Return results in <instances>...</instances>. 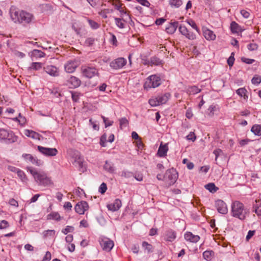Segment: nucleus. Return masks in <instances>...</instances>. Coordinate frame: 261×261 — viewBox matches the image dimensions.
I'll list each match as a JSON object with an SVG mask.
<instances>
[{
  "label": "nucleus",
  "instance_id": "bf43d9fd",
  "mask_svg": "<svg viewBox=\"0 0 261 261\" xmlns=\"http://www.w3.org/2000/svg\"><path fill=\"white\" fill-rule=\"evenodd\" d=\"M240 13L245 18H249L250 15V13L245 10H242Z\"/></svg>",
  "mask_w": 261,
  "mask_h": 261
},
{
  "label": "nucleus",
  "instance_id": "1a4fd4ad",
  "mask_svg": "<svg viewBox=\"0 0 261 261\" xmlns=\"http://www.w3.org/2000/svg\"><path fill=\"white\" fill-rule=\"evenodd\" d=\"M74 155L75 156H73L74 158V164L75 166H77L79 169V171L81 172H84L86 170V168L83 166V160L81 158L80 156V153L77 151H73Z\"/></svg>",
  "mask_w": 261,
  "mask_h": 261
},
{
  "label": "nucleus",
  "instance_id": "37998d69",
  "mask_svg": "<svg viewBox=\"0 0 261 261\" xmlns=\"http://www.w3.org/2000/svg\"><path fill=\"white\" fill-rule=\"evenodd\" d=\"M214 252L213 251H204L203 253V257L207 259V260H208V259H211V257L214 255Z\"/></svg>",
  "mask_w": 261,
  "mask_h": 261
},
{
  "label": "nucleus",
  "instance_id": "20e7f679",
  "mask_svg": "<svg viewBox=\"0 0 261 261\" xmlns=\"http://www.w3.org/2000/svg\"><path fill=\"white\" fill-rule=\"evenodd\" d=\"M81 71L83 75L88 79L99 77L98 70L94 67L87 66H82L81 67Z\"/></svg>",
  "mask_w": 261,
  "mask_h": 261
},
{
  "label": "nucleus",
  "instance_id": "c756f323",
  "mask_svg": "<svg viewBox=\"0 0 261 261\" xmlns=\"http://www.w3.org/2000/svg\"><path fill=\"white\" fill-rule=\"evenodd\" d=\"M201 91V89H199L195 86L189 87L187 90V92L189 94H195Z\"/></svg>",
  "mask_w": 261,
  "mask_h": 261
},
{
  "label": "nucleus",
  "instance_id": "ddd939ff",
  "mask_svg": "<svg viewBox=\"0 0 261 261\" xmlns=\"http://www.w3.org/2000/svg\"><path fill=\"white\" fill-rule=\"evenodd\" d=\"M44 71L52 76H58L59 74V69L55 66L47 65L43 67Z\"/></svg>",
  "mask_w": 261,
  "mask_h": 261
},
{
  "label": "nucleus",
  "instance_id": "f704fd0d",
  "mask_svg": "<svg viewBox=\"0 0 261 261\" xmlns=\"http://www.w3.org/2000/svg\"><path fill=\"white\" fill-rule=\"evenodd\" d=\"M47 219L59 221L61 219V217L58 213L53 212L47 216Z\"/></svg>",
  "mask_w": 261,
  "mask_h": 261
},
{
  "label": "nucleus",
  "instance_id": "9b49d317",
  "mask_svg": "<svg viewBox=\"0 0 261 261\" xmlns=\"http://www.w3.org/2000/svg\"><path fill=\"white\" fill-rule=\"evenodd\" d=\"M126 63V60L123 58H119L110 63V66L114 69L122 68Z\"/></svg>",
  "mask_w": 261,
  "mask_h": 261
},
{
  "label": "nucleus",
  "instance_id": "5fc2aeb1",
  "mask_svg": "<svg viewBox=\"0 0 261 261\" xmlns=\"http://www.w3.org/2000/svg\"><path fill=\"white\" fill-rule=\"evenodd\" d=\"M9 226L8 222L6 220H2L0 222V229H5Z\"/></svg>",
  "mask_w": 261,
  "mask_h": 261
},
{
  "label": "nucleus",
  "instance_id": "de8ad7c7",
  "mask_svg": "<svg viewBox=\"0 0 261 261\" xmlns=\"http://www.w3.org/2000/svg\"><path fill=\"white\" fill-rule=\"evenodd\" d=\"M30 161L33 164L38 166H40L43 164V162L41 160H39L37 158H34L33 156L32 160H31Z\"/></svg>",
  "mask_w": 261,
  "mask_h": 261
},
{
  "label": "nucleus",
  "instance_id": "39448f33",
  "mask_svg": "<svg viewBox=\"0 0 261 261\" xmlns=\"http://www.w3.org/2000/svg\"><path fill=\"white\" fill-rule=\"evenodd\" d=\"M160 77L156 76V75H152L146 79L144 84V88L145 89L155 88L160 85Z\"/></svg>",
  "mask_w": 261,
  "mask_h": 261
},
{
  "label": "nucleus",
  "instance_id": "4c0bfd02",
  "mask_svg": "<svg viewBox=\"0 0 261 261\" xmlns=\"http://www.w3.org/2000/svg\"><path fill=\"white\" fill-rule=\"evenodd\" d=\"M113 11V9H106L101 10L99 12V14L103 18H107V14L112 13Z\"/></svg>",
  "mask_w": 261,
  "mask_h": 261
},
{
  "label": "nucleus",
  "instance_id": "3c124183",
  "mask_svg": "<svg viewBox=\"0 0 261 261\" xmlns=\"http://www.w3.org/2000/svg\"><path fill=\"white\" fill-rule=\"evenodd\" d=\"M107 190V187L106 184L102 182L99 188V192L101 194H104Z\"/></svg>",
  "mask_w": 261,
  "mask_h": 261
},
{
  "label": "nucleus",
  "instance_id": "a878e982",
  "mask_svg": "<svg viewBox=\"0 0 261 261\" xmlns=\"http://www.w3.org/2000/svg\"><path fill=\"white\" fill-rule=\"evenodd\" d=\"M45 56V54L41 50L34 49L31 52V57L34 58H42Z\"/></svg>",
  "mask_w": 261,
  "mask_h": 261
},
{
  "label": "nucleus",
  "instance_id": "f03ea898",
  "mask_svg": "<svg viewBox=\"0 0 261 261\" xmlns=\"http://www.w3.org/2000/svg\"><path fill=\"white\" fill-rule=\"evenodd\" d=\"M29 170L38 185L46 187L53 184L50 178L45 172L37 171L32 168H29Z\"/></svg>",
  "mask_w": 261,
  "mask_h": 261
},
{
  "label": "nucleus",
  "instance_id": "aec40b11",
  "mask_svg": "<svg viewBox=\"0 0 261 261\" xmlns=\"http://www.w3.org/2000/svg\"><path fill=\"white\" fill-rule=\"evenodd\" d=\"M203 36L206 40H214L216 38V35L214 32L207 29H205L203 30Z\"/></svg>",
  "mask_w": 261,
  "mask_h": 261
},
{
  "label": "nucleus",
  "instance_id": "338daca9",
  "mask_svg": "<svg viewBox=\"0 0 261 261\" xmlns=\"http://www.w3.org/2000/svg\"><path fill=\"white\" fill-rule=\"evenodd\" d=\"M261 82V77H253L252 79V83L253 84H258Z\"/></svg>",
  "mask_w": 261,
  "mask_h": 261
},
{
  "label": "nucleus",
  "instance_id": "8fccbe9b",
  "mask_svg": "<svg viewBox=\"0 0 261 261\" xmlns=\"http://www.w3.org/2000/svg\"><path fill=\"white\" fill-rule=\"evenodd\" d=\"M107 141V135L105 134L102 135L100 138V144L102 147L106 146V142Z\"/></svg>",
  "mask_w": 261,
  "mask_h": 261
},
{
  "label": "nucleus",
  "instance_id": "052dcab7",
  "mask_svg": "<svg viewBox=\"0 0 261 261\" xmlns=\"http://www.w3.org/2000/svg\"><path fill=\"white\" fill-rule=\"evenodd\" d=\"M248 49L250 50H255L257 49L258 45L255 43H250L247 46Z\"/></svg>",
  "mask_w": 261,
  "mask_h": 261
},
{
  "label": "nucleus",
  "instance_id": "6e6d98bb",
  "mask_svg": "<svg viewBox=\"0 0 261 261\" xmlns=\"http://www.w3.org/2000/svg\"><path fill=\"white\" fill-rule=\"evenodd\" d=\"M95 42V39L93 38H88L85 41V43L88 46L92 45Z\"/></svg>",
  "mask_w": 261,
  "mask_h": 261
},
{
  "label": "nucleus",
  "instance_id": "2eb2a0df",
  "mask_svg": "<svg viewBox=\"0 0 261 261\" xmlns=\"http://www.w3.org/2000/svg\"><path fill=\"white\" fill-rule=\"evenodd\" d=\"M179 31L189 39L193 40L196 38L195 35L193 32H189L185 26L180 25L179 27Z\"/></svg>",
  "mask_w": 261,
  "mask_h": 261
},
{
  "label": "nucleus",
  "instance_id": "423d86ee",
  "mask_svg": "<svg viewBox=\"0 0 261 261\" xmlns=\"http://www.w3.org/2000/svg\"><path fill=\"white\" fill-rule=\"evenodd\" d=\"M99 242L102 249L107 252H110L114 245V242L106 237L100 238Z\"/></svg>",
  "mask_w": 261,
  "mask_h": 261
},
{
  "label": "nucleus",
  "instance_id": "c03bdc74",
  "mask_svg": "<svg viewBox=\"0 0 261 261\" xmlns=\"http://www.w3.org/2000/svg\"><path fill=\"white\" fill-rule=\"evenodd\" d=\"M116 24L121 29L124 28V23L123 22L122 19L119 18H115Z\"/></svg>",
  "mask_w": 261,
  "mask_h": 261
},
{
  "label": "nucleus",
  "instance_id": "f8f14e48",
  "mask_svg": "<svg viewBox=\"0 0 261 261\" xmlns=\"http://www.w3.org/2000/svg\"><path fill=\"white\" fill-rule=\"evenodd\" d=\"M215 205L217 211L222 214H226L228 212V209L226 203L222 200L218 199L215 202Z\"/></svg>",
  "mask_w": 261,
  "mask_h": 261
},
{
  "label": "nucleus",
  "instance_id": "dca6fc26",
  "mask_svg": "<svg viewBox=\"0 0 261 261\" xmlns=\"http://www.w3.org/2000/svg\"><path fill=\"white\" fill-rule=\"evenodd\" d=\"M68 84L70 88H75L79 87L81 84V80L74 76H71L67 81Z\"/></svg>",
  "mask_w": 261,
  "mask_h": 261
},
{
  "label": "nucleus",
  "instance_id": "5701e85b",
  "mask_svg": "<svg viewBox=\"0 0 261 261\" xmlns=\"http://www.w3.org/2000/svg\"><path fill=\"white\" fill-rule=\"evenodd\" d=\"M103 169L110 173H113L115 172V167L114 166V164L108 161H106L103 166Z\"/></svg>",
  "mask_w": 261,
  "mask_h": 261
},
{
  "label": "nucleus",
  "instance_id": "0e129e2a",
  "mask_svg": "<svg viewBox=\"0 0 261 261\" xmlns=\"http://www.w3.org/2000/svg\"><path fill=\"white\" fill-rule=\"evenodd\" d=\"M137 1L142 6H144L147 7H149L150 5L149 2L147 0H137Z\"/></svg>",
  "mask_w": 261,
  "mask_h": 261
},
{
  "label": "nucleus",
  "instance_id": "72a5a7b5",
  "mask_svg": "<svg viewBox=\"0 0 261 261\" xmlns=\"http://www.w3.org/2000/svg\"><path fill=\"white\" fill-rule=\"evenodd\" d=\"M17 176L20 178L23 182L27 183L28 180V178L23 171L17 170Z\"/></svg>",
  "mask_w": 261,
  "mask_h": 261
},
{
  "label": "nucleus",
  "instance_id": "79ce46f5",
  "mask_svg": "<svg viewBox=\"0 0 261 261\" xmlns=\"http://www.w3.org/2000/svg\"><path fill=\"white\" fill-rule=\"evenodd\" d=\"M149 103L152 107H156L157 106L160 105V103L159 100L158 99V97L155 98H151L149 100Z\"/></svg>",
  "mask_w": 261,
  "mask_h": 261
},
{
  "label": "nucleus",
  "instance_id": "cd10ccee",
  "mask_svg": "<svg viewBox=\"0 0 261 261\" xmlns=\"http://www.w3.org/2000/svg\"><path fill=\"white\" fill-rule=\"evenodd\" d=\"M175 238L176 234L174 231L169 230L166 232L165 240L167 241L172 242L175 239Z\"/></svg>",
  "mask_w": 261,
  "mask_h": 261
},
{
  "label": "nucleus",
  "instance_id": "69168bd1",
  "mask_svg": "<svg viewBox=\"0 0 261 261\" xmlns=\"http://www.w3.org/2000/svg\"><path fill=\"white\" fill-rule=\"evenodd\" d=\"M187 138L188 140H192V141H194L196 138V137L194 133L191 132L187 136Z\"/></svg>",
  "mask_w": 261,
  "mask_h": 261
},
{
  "label": "nucleus",
  "instance_id": "0eeeda50",
  "mask_svg": "<svg viewBox=\"0 0 261 261\" xmlns=\"http://www.w3.org/2000/svg\"><path fill=\"white\" fill-rule=\"evenodd\" d=\"M33 15L24 11H22L17 16V20L19 23L25 24L30 23L33 18Z\"/></svg>",
  "mask_w": 261,
  "mask_h": 261
},
{
  "label": "nucleus",
  "instance_id": "c9c22d12",
  "mask_svg": "<svg viewBox=\"0 0 261 261\" xmlns=\"http://www.w3.org/2000/svg\"><path fill=\"white\" fill-rule=\"evenodd\" d=\"M169 4L172 7L179 8L182 4V2L181 0H169Z\"/></svg>",
  "mask_w": 261,
  "mask_h": 261
},
{
  "label": "nucleus",
  "instance_id": "f3484780",
  "mask_svg": "<svg viewBox=\"0 0 261 261\" xmlns=\"http://www.w3.org/2000/svg\"><path fill=\"white\" fill-rule=\"evenodd\" d=\"M185 239L192 243H196L199 239L200 237L198 235H194L191 232H187L185 234Z\"/></svg>",
  "mask_w": 261,
  "mask_h": 261
},
{
  "label": "nucleus",
  "instance_id": "774afa93",
  "mask_svg": "<svg viewBox=\"0 0 261 261\" xmlns=\"http://www.w3.org/2000/svg\"><path fill=\"white\" fill-rule=\"evenodd\" d=\"M51 253L49 251H47L43 258V261H49L51 259Z\"/></svg>",
  "mask_w": 261,
  "mask_h": 261
},
{
  "label": "nucleus",
  "instance_id": "09e8293b",
  "mask_svg": "<svg viewBox=\"0 0 261 261\" xmlns=\"http://www.w3.org/2000/svg\"><path fill=\"white\" fill-rule=\"evenodd\" d=\"M234 53H232L231 54V56L229 57V58L227 60V63L230 67L232 66V65H233L234 61Z\"/></svg>",
  "mask_w": 261,
  "mask_h": 261
},
{
  "label": "nucleus",
  "instance_id": "6e6552de",
  "mask_svg": "<svg viewBox=\"0 0 261 261\" xmlns=\"http://www.w3.org/2000/svg\"><path fill=\"white\" fill-rule=\"evenodd\" d=\"M37 148L40 152L46 156H55L58 153V150L55 148H47L41 146H38Z\"/></svg>",
  "mask_w": 261,
  "mask_h": 261
},
{
  "label": "nucleus",
  "instance_id": "7c9ffc66",
  "mask_svg": "<svg viewBox=\"0 0 261 261\" xmlns=\"http://www.w3.org/2000/svg\"><path fill=\"white\" fill-rule=\"evenodd\" d=\"M251 130L255 135L260 136L261 135V125H258V124L254 125L252 127Z\"/></svg>",
  "mask_w": 261,
  "mask_h": 261
},
{
  "label": "nucleus",
  "instance_id": "7ed1b4c3",
  "mask_svg": "<svg viewBox=\"0 0 261 261\" xmlns=\"http://www.w3.org/2000/svg\"><path fill=\"white\" fill-rule=\"evenodd\" d=\"M178 177V173L173 168L167 170L164 175V181L167 182L168 186L173 185Z\"/></svg>",
  "mask_w": 261,
  "mask_h": 261
},
{
  "label": "nucleus",
  "instance_id": "c85d7f7f",
  "mask_svg": "<svg viewBox=\"0 0 261 261\" xmlns=\"http://www.w3.org/2000/svg\"><path fill=\"white\" fill-rule=\"evenodd\" d=\"M236 93L241 97H243L244 99L247 100L248 96L246 95L247 90L245 88H241L236 91Z\"/></svg>",
  "mask_w": 261,
  "mask_h": 261
},
{
  "label": "nucleus",
  "instance_id": "b1692460",
  "mask_svg": "<svg viewBox=\"0 0 261 261\" xmlns=\"http://www.w3.org/2000/svg\"><path fill=\"white\" fill-rule=\"evenodd\" d=\"M170 96L171 94L169 93H166L163 95H159L157 96L160 105L166 103Z\"/></svg>",
  "mask_w": 261,
  "mask_h": 261
},
{
  "label": "nucleus",
  "instance_id": "680f3d73",
  "mask_svg": "<svg viewBox=\"0 0 261 261\" xmlns=\"http://www.w3.org/2000/svg\"><path fill=\"white\" fill-rule=\"evenodd\" d=\"M102 119L103 120V122L105 124V127H107L108 126H110L112 125L113 122V121H108L107 118H106L105 117L102 116H101Z\"/></svg>",
  "mask_w": 261,
  "mask_h": 261
},
{
  "label": "nucleus",
  "instance_id": "864d4df0",
  "mask_svg": "<svg viewBox=\"0 0 261 261\" xmlns=\"http://www.w3.org/2000/svg\"><path fill=\"white\" fill-rule=\"evenodd\" d=\"M112 5L115 7L117 10L119 9L122 7L119 0H113Z\"/></svg>",
  "mask_w": 261,
  "mask_h": 261
},
{
  "label": "nucleus",
  "instance_id": "473e14b6",
  "mask_svg": "<svg viewBox=\"0 0 261 261\" xmlns=\"http://www.w3.org/2000/svg\"><path fill=\"white\" fill-rule=\"evenodd\" d=\"M162 64V61L156 57H152L150 59V65H160Z\"/></svg>",
  "mask_w": 261,
  "mask_h": 261
},
{
  "label": "nucleus",
  "instance_id": "49530a36",
  "mask_svg": "<svg viewBox=\"0 0 261 261\" xmlns=\"http://www.w3.org/2000/svg\"><path fill=\"white\" fill-rule=\"evenodd\" d=\"M120 127L122 129L123 126H126L128 124V121L126 118H122L119 120Z\"/></svg>",
  "mask_w": 261,
  "mask_h": 261
},
{
  "label": "nucleus",
  "instance_id": "9d476101",
  "mask_svg": "<svg viewBox=\"0 0 261 261\" xmlns=\"http://www.w3.org/2000/svg\"><path fill=\"white\" fill-rule=\"evenodd\" d=\"M89 208V205L86 201H81L75 205L74 209L75 212L80 215H83Z\"/></svg>",
  "mask_w": 261,
  "mask_h": 261
},
{
  "label": "nucleus",
  "instance_id": "412c9836",
  "mask_svg": "<svg viewBox=\"0 0 261 261\" xmlns=\"http://www.w3.org/2000/svg\"><path fill=\"white\" fill-rule=\"evenodd\" d=\"M9 136L13 137V132L11 130H7L4 129H0V139L5 140Z\"/></svg>",
  "mask_w": 261,
  "mask_h": 261
},
{
  "label": "nucleus",
  "instance_id": "e433bc0d",
  "mask_svg": "<svg viewBox=\"0 0 261 261\" xmlns=\"http://www.w3.org/2000/svg\"><path fill=\"white\" fill-rule=\"evenodd\" d=\"M42 64L40 62H33L30 67L31 69L38 70L42 68Z\"/></svg>",
  "mask_w": 261,
  "mask_h": 261
},
{
  "label": "nucleus",
  "instance_id": "58836bf2",
  "mask_svg": "<svg viewBox=\"0 0 261 261\" xmlns=\"http://www.w3.org/2000/svg\"><path fill=\"white\" fill-rule=\"evenodd\" d=\"M253 212L255 213V214L258 216H261V203L259 204L256 203L253 205Z\"/></svg>",
  "mask_w": 261,
  "mask_h": 261
},
{
  "label": "nucleus",
  "instance_id": "4468645a",
  "mask_svg": "<svg viewBox=\"0 0 261 261\" xmlns=\"http://www.w3.org/2000/svg\"><path fill=\"white\" fill-rule=\"evenodd\" d=\"M78 66V63L75 61H68L65 65V70L67 72H73Z\"/></svg>",
  "mask_w": 261,
  "mask_h": 261
},
{
  "label": "nucleus",
  "instance_id": "f257e3e1",
  "mask_svg": "<svg viewBox=\"0 0 261 261\" xmlns=\"http://www.w3.org/2000/svg\"><path fill=\"white\" fill-rule=\"evenodd\" d=\"M232 216L244 220L249 214V210L245 208L244 205L239 201H233L231 205Z\"/></svg>",
  "mask_w": 261,
  "mask_h": 261
},
{
  "label": "nucleus",
  "instance_id": "13d9d810",
  "mask_svg": "<svg viewBox=\"0 0 261 261\" xmlns=\"http://www.w3.org/2000/svg\"><path fill=\"white\" fill-rule=\"evenodd\" d=\"M187 22L188 24L191 25L194 29L196 30L197 32L198 31V28L194 21L190 19Z\"/></svg>",
  "mask_w": 261,
  "mask_h": 261
},
{
  "label": "nucleus",
  "instance_id": "a18cd8bd",
  "mask_svg": "<svg viewBox=\"0 0 261 261\" xmlns=\"http://www.w3.org/2000/svg\"><path fill=\"white\" fill-rule=\"evenodd\" d=\"M88 22H89V24L90 25V27L93 29H97L98 28H99V27H100L99 24H98V23H97L96 22H95L92 20L89 19Z\"/></svg>",
  "mask_w": 261,
  "mask_h": 261
},
{
  "label": "nucleus",
  "instance_id": "4be33fe9",
  "mask_svg": "<svg viewBox=\"0 0 261 261\" xmlns=\"http://www.w3.org/2000/svg\"><path fill=\"white\" fill-rule=\"evenodd\" d=\"M230 30L232 33H237L239 32H242L244 29H242L240 25H239L235 21H232L230 23Z\"/></svg>",
  "mask_w": 261,
  "mask_h": 261
},
{
  "label": "nucleus",
  "instance_id": "e2e57ef3",
  "mask_svg": "<svg viewBox=\"0 0 261 261\" xmlns=\"http://www.w3.org/2000/svg\"><path fill=\"white\" fill-rule=\"evenodd\" d=\"M72 207V204H71V202H65V203L63 205V207L64 208V209L67 211H71Z\"/></svg>",
  "mask_w": 261,
  "mask_h": 261
},
{
  "label": "nucleus",
  "instance_id": "bb28decb",
  "mask_svg": "<svg viewBox=\"0 0 261 261\" xmlns=\"http://www.w3.org/2000/svg\"><path fill=\"white\" fill-rule=\"evenodd\" d=\"M9 15L11 19L16 22V6L13 5L11 7L9 10Z\"/></svg>",
  "mask_w": 261,
  "mask_h": 261
},
{
  "label": "nucleus",
  "instance_id": "a19ab883",
  "mask_svg": "<svg viewBox=\"0 0 261 261\" xmlns=\"http://www.w3.org/2000/svg\"><path fill=\"white\" fill-rule=\"evenodd\" d=\"M17 122L20 125L22 126L25 124L27 122V120L25 117L22 116L21 114L19 113L18 117H17Z\"/></svg>",
  "mask_w": 261,
  "mask_h": 261
},
{
  "label": "nucleus",
  "instance_id": "603ef678",
  "mask_svg": "<svg viewBox=\"0 0 261 261\" xmlns=\"http://www.w3.org/2000/svg\"><path fill=\"white\" fill-rule=\"evenodd\" d=\"M15 110L14 109H12L11 108H8L6 110L5 114L7 116H10V115L11 114H14L15 113Z\"/></svg>",
  "mask_w": 261,
  "mask_h": 261
},
{
  "label": "nucleus",
  "instance_id": "6ab92c4d",
  "mask_svg": "<svg viewBox=\"0 0 261 261\" xmlns=\"http://www.w3.org/2000/svg\"><path fill=\"white\" fill-rule=\"evenodd\" d=\"M121 206V201L120 199H117L113 204H108L107 207L109 210L116 211L118 210Z\"/></svg>",
  "mask_w": 261,
  "mask_h": 261
},
{
  "label": "nucleus",
  "instance_id": "ea45409f",
  "mask_svg": "<svg viewBox=\"0 0 261 261\" xmlns=\"http://www.w3.org/2000/svg\"><path fill=\"white\" fill-rule=\"evenodd\" d=\"M142 246L147 250L148 253L152 252L153 251L152 246L146 242L144 241L142 243Z\"/></svg>",
  "mask_w": 261,
  "mask_h": 261
},
{
  "label": "nucleus",
  "instance_id": "393cba45",
  "mask_svg": "<svg viewBox=\"0 0 261 261\" xmlns=\"http://www.w3.org/2000/svg\"><path fill=\"white\" fill-rule=\"evenodd\" d=\"M24 135L28 137H31L35 139H39V134L33 130L26 129L24 130Z\"/></svg>",
  "mask_w": 261,
  "mask_h": 261
},
{
  "label": "nucleus",
  "instance_id": "4d7b16f0",
  "mask_svg": "<svg viewBox=\"0 0 261 261\" xmlns=\"http://www.w3.org/2000/svg\"><path fill=\"white\" fill-rule=\"evenodd\" d=\"M74 230V227L71 226H67L65 229L62 230V232L67 234L68 232H72Z\"/></svg>",
  "mask_w": 261,
  "mask_h": 261
},
{
  "label": "nucleus",
  "instance_id": "a211bd4d",
  "mask_svg": "<svg viewBox=\"0 0 261 261\" xmlns=\"http://www.w3.org/2000/svg\"><path fill=\"white\" fill-rule=\"evenodd\" d=\"M168 150V144H163L162 143H161L159 148L157 154L160 157H164L167 155V152Z\"/></svg>",
  "mask_w": 261,
  "mask_h": 261
},
{
  "label": "nucleus",
  "instance_id": "2f4dec72",
  "mask_svg": "<svg viewBox=\"0 0 261 261\" xmlns=\"http://www.w3.org/2000/svg\"><path fill=\"white\" fill-rule=\"evenodd\" d=\"M205 188L212 193H215L218 190V188L214 183H209L206 185Z\"/></svg>",
  "mask_w": 261,
  "mask_h": 261
}]
</instances>
